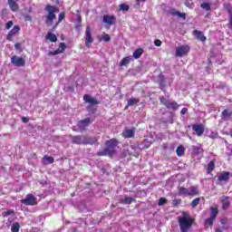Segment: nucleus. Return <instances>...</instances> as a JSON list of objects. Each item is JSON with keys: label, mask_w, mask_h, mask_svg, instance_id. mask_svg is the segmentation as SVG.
I'll list each match as a JSON object with an SVG mask.
<instances>
[{"label": "nucleus", "mask_w": 232, "mask_h": 232, "mask_svg": "<svg viewBox=\"0 0 232 232\" xmlns=\"http://www.w3.org/2000/svg\"><path fill=\"white\" fill-rule=\"evenodd\" d=\"M133 61V56H126L120 62V66H128Z\"/></svg>", "instance_id": "19"}, {"label": "nucleus", "mask_w": 232, "mask_h": 232, "mask_svg": "<svg viewBox=\"0 0 232 232\" xmlns=\"http://www.w3.org/2000/svg\"><path fill=\"white\" fill-rule=\"evenodd\" d=\"M123 137L125 139H131L135 135V130L130 129V130H126L122 133Z\"/></svg>", "instance_id": "20"}, {"label": "nucleus", "mask_w": 232, "mask_h": 232, "mask_svg": "<svg viewBox=\"0 0 232 232\" xmlns=\"http://www.w3.org/2000/svg\"><path fill=\"white\" fill-rule=\"evenodd\" d=\"M20 227H21V226L19 225V223H17V222L13 223V225L11 227V231L12 232H19Z\"/></svg>", "instance_id": "31"}, {"label": "nucleus", "mask_w": 232, "mask_h": 232, "mask_svg": "<svg viewBox=\"0 0 232 232\" xmlns=\"http://www.w3.org/2000/svg\"><path fill=\"white\" fill-rule=\"evenodd\" d=\"M72 141L73 144H91L93 145L97 142L95 138H88L86 136H72Z\"/></svg>", "instance_id": "3"}, {"label": "nucleus", "mask_w": 232, "mask_h": 232, "mask_svg": "<svg viewBox=\"0 0 232 232\" xmlns=\"http://www.w3.org/2000/svg\"><path fill=\"white\" fill-rule=\"evenodd\" d=\"M193 218L188 212H183L181 216L178 218V223L180 232H189L193 226Z\"/></svg>", "instance_id": "1"}, {"label": "nucleus", "mask_w": 232, "mask_h": 232, "mask_svg": "<svg viewBox=\"0 0 232 232\" xmlns=\"http://www.w3.org/2000/svg\"><path fill=\"white\" fill-rule=\"evenodd\" d=\"M232 111L229 109L222 111L221 117L223 121H229L231 119Z\"/></svg>", "instance_id": "17"}, {"label": "nucleus", "mask_w": 232, "mask_h": 232, "mask_svg": "<svg viewBox=\"0 0 232 232\" xmlns=\"http://www.w3.org/2000/svg\"><path fill=\"white\" fill-rule=\"evenodd\" d=\"M174 15H178V17H181L182 19H186V14L180 13L179 11L175 12Z\"/></svg>", "instance_id": "40"}, {"label": "nucleus", "mask_w": 232, "mask_h": 232, "mask_svg": "<svg viewBox=\"0 0 232 232\" xmlns=\"http://www.w3.org/2000/svg\"><path fill=\"white\" fill-rule=\"evenodd\" d=\"M46 39H48V41H51V43H57V35L53 33H48L46 35Z\"/></svg>", "instance_id": "24"}, {"label": "nucleus", "mask_w": 232, "mask_h": 232, "mask_svg": "<svg viewBox=\"0 0 232 232\" xmlns=\"http://www.w3.org/2000/svg\"><path fill=\"white\" fill-rule=\"evenodd\" d=\"M213 169H215V163L210 161L208 165V173H211V171H213Z\"/></svg>", "instance_id": "36"}, {"label": "nucleus", "mask_w": 232, "mask_h": 232, "mask_svg": "<svg viewBox=\"0 0 232 232\" xmlns=\"http://www.w3.org/2000/svg\"><path fill=\"white\" fill-rule=\"evenodd\" d=\"M192 130L197 133L198 137H200L204 133V126L193 125Z\"/></svg>", "instance_id": "15"}, {"label": "nucleus", "mask_w": 232, "mask_h": 232, "mask_svg": "<svg viewBox=\"0 0 232 232\" xmlns=\"http://www.w3.org/2000/svg\"><path fill=\"white\" fill-rule=\"evenodd\" d=\"M22 121H24V122H28V121H30L28 118H26V117H23L22 118Z\"/></svg>", "instance_id": "52"}, {"label": "nucleus", "mask_w": 232, "mask_h": 232, "mask_svg": "<svg viewBox=\"0 0 232 232\" xmlns=\"http://www.w3.org/2000/svg\"><path fill=\"white\" fill-rule=\"evenodd\" d=\"M201 8H203V10H207V12H209V10H211V5H209L208 3H202Z\"/></svg>", "instance_id": "33"}, {"label": "nucleus", "mask_w": 232, "mask_h": 232, "mask_svg": "<svg viewBox=\"0 0 232 232\" xmlns=\"http://www.w3.org/2000/svg\"><path fill=\"white\" fill-rule=\"evenodd\" d=\"M213 222H215V219L212 218H208L205 220L206 226H213Z\"/></svg>", "instance_id": "37"}, {"label": "nucleus", "mask_w": 232, "mask_h": 232, "mask_svg": "<svg viewBox=\"0 0 232 232\" xmlns=\"http://www.w3.org/2000/svg\"><path fill=\"white\" fill-rule=\"evenodd\" d=\"M160 102L163 106H166L168 110H178L179 109V103L176 102H171L166 98H160Z\"/></svg>", "instance_id": "5"}, {"label": "nucleus", "mask_w": 232, "mask_h": 232, "mask_svg": "<svg viewBox=\"0 0 232 232\" xmlns=\"http://www.w3.org/2000/svg\"><path fill=\"white\" fill-rule=\"evenodd\" d=\"M21 28L18 25H14L7 34V41H12V37H14V35H17V34H19Z\"/></svg>", "instance_id": "10"}, {"label": "nucleus", "mask_w": 232, "mask_h": 232, "mask_svg": "<svg viewBox=\"0 0 232 232\" xmlns=\"http://www.w3.org/2000/svg\"><path fill=\"white\" fill-rule=\"evenodd\" d=\"M43 163L44 164H53V158L50 156H44L43 159Z\"/></svg>", "instance_id": "27"}, {"label": "nucleus", "mask_w": 232, "mask_h": 232, "mask_svg": "<svg viewBox=\"0 0 232 232\" xmlns=\"http://www.w3.org/2000/svg\"><path fill=\"white\" fill-rule=\"evenodd\" d=\"M106 148L98 152V155L100 157H104L105 155H109V157H111L113 153H115V148L117 147V141L113 139L107 140L105 142Z\"/></svg>", "instance_id": "2"}, {"label": "nucleus", "mask_w": 232, "mask_h": 232, "mask_svg": "<svg viewBox=\"0 0 232 232\" xmlns=\"http://www.w3.org/2000/svg\"><path fill=\"white\" fill-rule=\"evenodd\" d=\"M102 41H104L105 43H109V41L111 40V38L110 37V34H105L104 35L102 36Z\"/></svg>", "instance_id": "38"}, {"label": "nucleus", "mask_w": 232, "mask_h": 232, "mask_svg": "<svg viewBox=\"0 0 232 232\" xmlns=\"http://www.w3.org/2000/svg\"><path fill=\"white\" fill-rule=\"evenodd\" d=\"M185 150L186 149H184V146H179L176 150V153L178 157H182V155H184Z\"/></svg>", "instance_id": "28"}, {"label": "nucleus", "mask_w": 232, "mask_h": 232, "mask_svg": "<svg viewBox=\"0 0 232 232\" xmlns=\"http://www.w3.org/2000/svg\"><path fill=\"white\" fill-rule=\"evenodd\" d=\"M13 26H14V22H12V21L7 22L5 24L6 30H10V28Z\"/></svg>", "instance_id": "42"}, {"label": "nucleus", "mask_w": 232, "mask_h": 232, "mask_svg": "<svg viewBox=\"0 0 232 232\" xmlns=\"http://www.w3.org/2000/svg\"><path fill=\"white\" fill-rule=\"evenodd\" d=\"M14 210L9 209V210H7V211H4V212L2 213V216H3L4 218H6V217H10V215H14Z\"/></svg>", "instance_id": "35"}, {"label": "nucleus", "mask_w": 232, "mask_h": 232, "mask_svg": "<svg viewBox=\"0 0 232 232\" xmlns=\"http://www.w3.org/2000/svg\"><path fill=\"white\" fill-rule=\"evenodd\" d=\"M186 113H188V108H183L180 111L181 115H186Z\"/></svg>", "instance_id": "49"}, {"label": "nucleus", "mask_w": 232, "mask_h": 232, "mask_svg": "<svg viewBox=\"0 0 232 232\" xmlns=\"http://www.w3.org/2000/svg\"><path fill=\"white\" fill-rule=\"evenodd\" d=\"M179 195H183L185 197H189V188L181 187L179 188Z\"/></svg>", "instance_id": "25"}, {"label": "nucleus", "mask_w": 232, "mask_h": 232, "mask_svg": "<svg viewBox=\"0 0 232 232\" xmlns=\"http://www.w3.org/2000/svg\"><path fill=\"white\" fill-rule=\"evenodd\" d=\"M90 121H91L90 118H86L78 122V128H79L80 131H84V129L90 125Z\"/></svg>", "instance_id": "11"}, {"label": "nucleus", "mask_w": 232, "mask_h": 232, "mask_svg": "<svg viewBox=\"0 0 232 232\" xmlns=\"http://www.w3.org/2000/svg\"><path fill=\"white\" fill-rule=\"evenodd\" d=\"M93 43V38H92V32L90 31V26H87L85 31V44L90 46Z\"/></svg>", "instance_id": "9"}, {"label": "nucleus", "mask_w": 232, "mask_h": 232, "mask_svg": "<svg viewBox=\"0 0 232 232\" xmlns=\"http://www.w3.org/2000/svg\"><path fill=\"white\" fill-rule=\"evenodd\" d=\"M180 202H182V200H180V199H174L172 201V204H173V206H179V204H180Z\"/></svg>", "instance_id": "46"}, {"label": "nucleus", "mask_w": 232, "mask_h": 232, "mask_svg": "<svg viewBox=\"0 0 232 232\" xmlns=\"http://www.w3.org/2000/svg\"><path fill=\"white\" fill-rule=\"evenodd\" d=\"M166 202H168V200L164 198H160L159 200V206H164V204H166Z\"/></svg>", "instance_id": "41"}, {"label": "nucleus", "mask_w": 232, "mask_h": 232, "mask_svg": "<svg viewBox=\"0 0 232 232\" xmlns=\"http://www.w3.org/2000/svg\"><path fill=\"white\" fill-rule=\"evenodd\" d=\"M63 19H64V13H60L59 14V23H61V21H63Z\"/></svg>", "instance_id": "48"}, {"label": "nucleus", "mask_w": 232, "mask_h": 232, "mask_svg": "<svg viewBox=\"0 0 232 232\" xmlns=\"http://www.w3.org/2000/svg\"><path fill=\"white\" fill-rule=\"evenodd\" d=\"M223 209H227L229 208V201L227 199H224L222 202Z\"/></svg>", "instance_id": "39"}, {"label": "nucleus", "mask_w": 232, "mask_h": 232, "mask_svg": "<svg viewBox=\"0 0 232 232\" xmlns=\"http://www.w3.org/2000/svg\"><path fill=\"white\" fill-rule=\"evenodd\" d=\"M71 231H72V232H75L76 230H75V228H72V229H71Z\"/></svg>", "instance_id": "54"}, {"label": "nucleus", "mask_w": 232, "mask_h": 232, "mask_svg": "<svg viewBox=\"0 0 232 232\" xmlns=\"http://www.w3.org/2000/svg\"><path fill=\"white\" fill-rule=\"evenodd\" d=\"M194 35L198 41H201L202 43L206 42V36L204 35V33L198 30L194 31Z\"/></svg>", "instance_id": "16"}, {"label": "nucleus", "mask_w": 232, "mask_h": 232, "mask_svg": "<svg viewBox=\"0 0 232 232\" xmlns=\"http://www.w3.org/2000/svg\"><path fill=\"white\" fill-rule=\"evenodd\" d=\"M22 204L24 206H36L37 198L34 195L28 194L24 199H22Z\"/></svg>", "instance_id": "6"}, {"label": "nucleus", "mask_w": 232, "mask_h": 232, "mask_svg": "<svg viewBox=\"0 0 232 232\" xmlns=\"http://www.w3.org/2000/svg\"><path fill=\"white\" fill-rule=\"evenodd\" d=\"M185 5L188 6V8H193V3H191L189 0H187Z\"/></svg>", "instance_id": "44"}, {"label": "nucleus", "mask_w": 232, "mask_h": 232, "mask_svg": "<svg viewBox=\"0 0 232 232\" xmlns=\"http://www.w3.org/2000/svg\"><path fill=\"white\" fill-rule=\"evenodd\" d=\"M45 10L48 12V15L45 17V23L50 25L53 23V19H55V13L59 12V9L53 5H47Z\"/></svg>", "instance_id": "4"}, {"label": "nucleus", "mask_w": 232, "mask_h": 232, "mask_svg": "<svg viewBox=\"0 0 232 232\" xmlns=\"http://www.w3.org/2000/svg\"><path fill=\"white\" fill-rule=\"evenodd\" d=\"M198 195V187H191L188 188V197Z\"/></svg>", "instance_id": "26"}, {"label": "nucleus", "mask_w": 232, "mask_h": 232, "mask_svg": "<svg viewBox=\"0 0 232 232\" xmlns=\"http://www.w3.org/2000/svg\"><path fill=\"white\" fill-rule=\"evenodd\" d=\"M227 151H229L228 152V157H232V144H228L227 146Z\"/></svg>", "instance_id": "43"}, {"label": "nucleus", "mask_w": 232, "mask_h": 232, "mask_svg": "<svg viewBox=\"0 0 232 232\" xmlns=\"http://www.w3.org/2000/svg\"><path fill=\"white\" fill-rule=\"evenodd\" d=\"M14 48L15 50H17L18 52H22L23 49H21V44L17 43L14 44Z\"/></svg>", "instance_id": "45"}, {"label": "nucleus", "mask_w": 232, "mask_h": 232, "mask_svg": "<svg viewBox=\"0 0 232 232\" xmlns=\"http://www.w3.org/2000/svg\"><path fill=\"white\" fill-rule=\"evenodd\" d=\"M131 202H135V198H133L131 197H125L121 199V204L128 205V204H131Z\"/></svg>", "instance_id": "23"}, {"label": "nucleus", "mask_w": 232, "mask_h": 232, "mask_svg": "<svg viewBox=\"0 0 232 232\" xmlns=\"http://www.w3.org/2000/svg\"><path fill=\"white\" fill-rule=\"evenodd\" d=\"M199 150H200V149H198L197 152L198 153Z\"/></svg>", "instance_id": "55"}, {"label": "nucleus", "mask_w": 232, "mask_h": 232, "mask_svg": "<svg viewBox=\"0 0 232 232\" xmlns=\"http://www.w3.org/2000/svg\"><path fill=\"white\" fill-rule=\"evenodd\" d=\"M115 21H116V18L113 15H108V14L103 15V23H105L106 24H109V26H111V24H114Z\"/></svg>", "instance_id": "12"}, {"label": "nucleus", "mask_w": 232, "mask_h": 232, "mask_svg": "<svg viewBox=\"0 0 232 232\" xmlns=\"http://www.w3.org/2000/svg\"><path fill=\"white\" fill-rule=\"evenodd\" d=\"M142 53H144V49H142V48L136 49L132 53V57L134 59H140V55H142Z\"/></svg>", "instance_id": "22"}, {"label": "nucleus", "mask_w": 232, "mask_h": 232, "mask_svg": "<svg viewBox=\"0 0 232 232\" xmlns=\"http://www.w3.org/2000/svg\"><path fill=\"white\" fill-rule=\"evenodd\" d=\"M229 25H230V28L232 29V13L229 12Z\"/></svg>", "instance_id": "50"}, {"label": "nucleus", "mask_w": 232, "mask_h": 232, "mask_svg": "<svg viewBox=\"0 0 232 232\" xmlns=\"http://www.w3.org/2000/svg\"><path fill=\"white\" fill-rule=\"evenodd\" d=\"M229 172H223L218 176L219 182H227V180H229Z\"/></svg>", "instance_id": "21"}, {"label": "nucleus", "mask_w": 232, "mask_h": 232, "mask_svg": "<svg viewBox=\"0 0 232 232\" xmlns=\"http://www.w3.org/2000/svg\"><path fill=\"white\" fill-rule=\"evenodd\" d=\"M217 215H218V209L212 208L210 212V218H213L215 220V218H217Z\"/></svg>", "instance_id": "32"}, {"label": "nucleus", "mask_w": 232, "mask_h": 232, "mask_svg": "<svg viewBox=\"0 0 232 232\" xmlns=\"http://www.w3.org/2000/svg\"><path fill=\"white\" fill-rule=\"evenodd\" d=\"M11 63H13V66H16L17 68L24 66V64H26V62L17 55L12 56Z\"/></svg>", "instance_id": "8"}, {"label": "nucleus", "mask_w": 232, "mask_h": 232, "mask_svg": "<svg viewBox=\"0 0 232 232\" xmlns=\"http://www.w3.org/2000/svg\"><path fill=\"white\" fill-rule=\"evenodd\" d=\"M154 44H155V46H161V45H162V41H160V40H156V41L154 42Z\"/></svg>", "instance_id": "47"}, {"label": "nucleus", "mask_w": 232, "mask_h": 232, "mask_svg": "<svg viewBox=\"0 0 232 232\" xmlns=\"http://www.w3.org/2000/svg\"><path fill=\"white\" fill-rule=\"evenodd\" d=\"M8 5L12 12H17V10H19V5H17L15 0H8Z\"/></svg>", "instance_id": "18"}, {"label": "nucleus", "mask_w": 232, "mask_h": 232, "mask_svg": "<svg viewBox=\"0 0 232 232\" xmlns=\"http://www.w3.org/2000/svg\"><path fill=\"white\" fill-rule=\"evenodd\" d=\"M139 102H140L139 99L130 98V100H128V106H134V104H137Z\"/></svg>", "instance_id": "30"}, {"label": "nucleus", "mask_w": 232, "mask_h": 232, "mask_svg": "<svg viewBox=\"0 0 232 232\" xmlns=\"http://www.w3.org/2000/svg\"><path fill=\"white\" fill-rule=\"evenodd\" d=\"M138 6H140V3H146V0H136Z\"/></svg>", "instance_id": "51"}, {"label": "nucleus", "mask_w": 232, "mask_h": 232, "mask_svg": "<svg viewBox=\"0 0 232 232\" xmlns=\"http://www.w3.org/2000/svg\"><path fill=\"white\" fill-rule=\"evenodd\" d=\"M216 232H222V228L220 227L216 228Z\"/></svg>", "instance_id": "53"}, {"label": "nucleus", "mask_w": 232, "mask_h": 232, "mask_svg": "<svg viewBox=\"0 0 232 232\" xmlns=\"http://www.w3.org/2000/svg\"><path fill=\"white\" fill-rule=\"evenodd\" d=\"M188 53H189L188 45H181L176 48V57H184V55H188Z\"/></svg>", "instance_id": "7"}, {"label": "nucleus", "mask_w": 232, "mask_h": 232, "mask_svg": "<svg viewBox=\"0 0 232 232\" xmlns=\"http://www.w3.org/2000/svg\"><path fill=\"white\" fill-rule=\"evenodd\" d=\"M83 101H85L86 102H88L89 104H99V102L97 101V99L88 95V94H85L83 96Z\"/></svg>", "instance_id": "14"}, {"label": "nucleus", "mask_w": 232, "mask_h": 232, "mask_svg": "<svg viewBox=\"0 0 232 232\" xmlns=\"http://www.w3.org/2000/svg\"><path fill=\"white\" fill-rule=\"evenodd\" d=\"M64 50H66V44L64 43H61L57 50L53 52H49V55H59V53H63Z\"/></svg>", "instance_id": "13"}, {"label": "nucleus", "mask_w": 232, "mask_h": 232, "mask_svg": "<svg viewBox=\"0 0 232 232\" xmlns=\"http://www.w3.org/2000/svg\"><path fill=\"white\" fill-rule=\"evenodd\" d=\"M200 202V198H196L195 199H193V201L191 202V207L192 208H197V206H198Z\"/></svg>", "instance_id": "34"}, {"label": "nucleus", "mask_w": 232, "mask_h": 232, "mask_svg": "<svg viewBox=\"0 0 232 232\" xmlns=\"http://www.w3.org/2000/svg\"><path fill=\"white\" fill-rule=\"evenodd\" d=\"M119 10H121V12H128V10H130V5H128L127 4H121L119 5Z\"/></svg>", "instance_id": "29"}]
</instances>
